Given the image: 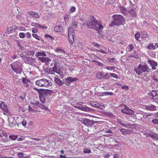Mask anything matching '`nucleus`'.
<instances>
[{
    "label": "nucleus",
    "mask_w": 158,
    "mask_h": 158,
    "mask_svg": "<svg viewBox=\"0 0 158 158\" xmlns=\"http://www.w3.org/2000/svg\"><path fill=\"white\" fill-rule=\"evenodd\" d=\"M151 138H153L154 140H158V135L154 133L149 134L148 135Z\"/></svg>",
    "instance_id": "24"
},
{
    "label": "nucleus",
    "mask_w": 158,
    "mask_h": 158,
    "mask_svg": "<svg viewBox=\"0 0 158 158\" xmlns=\"http://www.w3.org/2000/svg\"><path fill=\"white\" fill-rule=\"evenodd\" d=\"M35 56L37 57L40 56H46V55L44 52H38L36 53Z\"/></svg>",
    "instance_id": "30"
},
{
    "label": "nucleus",
    "mask_w": 158,
    "mask_h": 158,
    "mask_svg": "<svg viewBox=\"0 0 158 158\" xmlns=\"http://www.w3.org/2000/svg\"><path fill=\"white\" fill-rule=\"evenodd\" d=\"M91 44L93 46L98 48H100L101 46V44H98L94 42L92 43Z\"/></svg>",
    "instance_id": "34"
},
{
    "label": "nucleus",
    "mask_w": 158,
    "mask_h": 158,
    "mask_svg": "<svg viewBox=\"0 0 158 158\" xmlns=\"http://www.w3.org/2000/svg\"><path fill=\"white\" fill-rule=\"evenodd\" d=\"M26 63L31 65L34 64L35 62V59L28 57L26 58L25 60Z\"/></svg>",
    "instance_id": "12"
},
{
    "label": "nucleus",
    "mask_w": 158,
    "mask_h": 158,
    "mask_svg": "<svg viewBox=\"0 0 158 158\" xmlns=\"http://www.w3.org/2000/svg\"><path fill=\"white\" fill-rule=\"evenodd\" d=\"M147 110L151 111L155 110L156 109V107L154 105H151L146 107Z\"/></svg>",
    "instance_id": "23"
},
{
    "label": "nucleus",
    "mask_w": 158,
    "mask_h": 158,
    "mask_svg": "<svg viewBox=\"0 0 158 158\" xmlns=\"http://www.w3.org/2000/svg\"><path fill=\"white\" fill-rule=\"evenodd\" d=\"M119 123L121 126L125 127H127V126L128 125V123L125 121H120Z\"/></svg>",
    "instance_id": "29"
},
{
    "label": "nucleus",
    "mask_w": 158,
    "mask_h": 158,
    "mask_svg": "<svg viewBox=\"0 0 158 158\" xmlns=\"http://www.w3.org/2000/svg\"><path fill=\"white\" fill-rule=\"evenodd\" d=\"M150 94L152 97V99H154V98H153L156 96L157 95V93L155 91L152 90Z\"/></svg>",
    "instance_id": "35"
},
{
    "label": "nucleus",
    "mask_w": 158,
    "mask_h": 158,
    "mask_svg": "<svg viewBox=\"0 0 158 158\" xmlns=\"http://www.w3.org/2000/svg\"><path fill=\"white\" fill-rule=\"evenodd\" d=\"M133 48V47L132 45L129 44L127 47L126 50L127 51L130 52L132 51Z\"/></svg>",
    "instance_id": "31"
},
{
    "label": "nucleus",
    "mask_w": 158,
    "mask_h": 158,
    "mask_svg": "<svg viewBox=\"0 0 158 158\" xmlns=\"http://www.w3.org/2000/svg\"><path fill=\"white\" fill-rule=\"evenodd\" d=\"M69 34H74V30L72 27H69L68 29Z\"/></svg>",
    "instance_id": "36"
},
{
    "label": "nucleus",
    "mask_w": 158,
    "mask_h": 158,
    "mask_svg": "<svg viewBox=\"0 0 158 158\" xmlns=\"http://www.w3.org/2000/svg\"><path fill=\"white\" fill-rule=\"evenodd\" d=\"M114 68V67H113V66H110V67L107 66L106 67V69H107L108 70H113Z\"/></svg>",
    "instance_id": "54"
},
{
    "label": "nucleus",
    "mask_w": 158,
    "mask_h": 158,
    "mask_svg": "<svg viewBox=\"0 0 158 158\" xmlns=\"http://www.w3.org/2000/svg\"><path fill=\"white\" fill-rule=\"evenodd\" d=\"M54 30L56 32H60L63 30V27L59 25L54 28Z\"/></svg>",
    "instance_id": "25"
},
{
    "label": "nucleus",
    "mask_w": 158,
    "mask_h": 158,
    "mask_svg": "<svg viewBox=\"0 0 158 158\" xmlns=\"http://www.w3.org/2000/svg\"><path fill=\"white\" fill-rule=\"evenodd\" d=\"M32 32L33 33H37L38 32V30L37 28H33Z\"/></svg>",
    "instance_id": "57"
},
{
    "label": "nucleus",
    "mask_w": 158,
    "mask_h": 158,
    "mask_svg": "<svg viewBox=\"0 0 158 158\" xmlns=\"http://www.w3.org/2000/svg\"><path fill=\"white\" fill-rule=\"evenodd\" d=\"M13 30L11 27H8L6 30V32L8 34H10L11 32V31Z\"/></svg>",
    "instance_id": "40"
},
{
    "label": "nucleus",
    "mask_w": 158,
    "mask_h": 158,
    "mask_svg": "<svg viewBox=\"0 0 158 158\" xmlns=\"http://www.w3.org/2000/svg\"><path fill=\"white\" fill-rule=\"evenodd\" d=\"M152 122L154 124L158 125V119H153L152 120Z\"/></svg>",
    "instance_id": "50"
},
{
    "label": "nucleus",
    "mask_w": 158,
    "mask_h": 158,
    "mask_svg": "<svg viewBox=\"0 0 158 158\" xmlns=\"http://www.w3.org/2000/svg\"><path fill=\"white\" fill-rule=\"evenodd\" d=\"M119 156L118 154H115L113 158H119Z\"/></svg>",
    "instance_id": "64"
},
{
    "label": "nucleus",
    "mask_w": 158,
    "mask_h": 158,
    "mask_svg": "<svg viewBox=\"0 0 158 158\" xmlns=\"http://www.w3.org/2000/svg\"><path fill=\"white\" fill-rule=\"evenodd\" d=\"M22 125L24 126H25L27 125V122L24 119H23L22 122H21Z\"/></svg>",
    "instance_id": "61"
},
{
    "label": "nucleus",
    "mask_w": 158,
    "mask_h": 158,
    "mask_svg": "<svg viewBox=\"0 0 158 158\" xmlns=\"http://www.w3.org/2000/svg\"><path fill=\"white\" fill-rule=\"evenodd\" d=\"M118 131L121 132L124 135L129 134L131 133L130 131L124 128L118 129Z\"/></svg>",
    "instance_id": "18"
},
{
    "label": "nucleus",
    "mask_w": 158,
    "mask_h": 158,
    "mask_svg": "<svg viewBox=\"0 0 158 158\" xmlns=\"http://www.w3.org/2000/svg\"><path fill=\"white\" fill-rule=\"evenodd\" d=\"M112 17L114 20V22L116 24V25H119L122 24V23L124 21L123 17L120 15H115Z\"/></svg>",
    "instance_id": "5"
},
{
    "label": "nucleus",
    "mask_w": 158,
    "mask_h": 158,
    "mask_svg": "<svg viewBox=\"0 0 158 158\" xmlns=\"http://www.w3.org/2000/svg\"><path fill=\"white\" fill-rule=\"evenodd\" d=\"M1 109L6 113H8L9 110L6 105L5 104L4 102H2L0 105Z\"/></svg>",
    "instance_id": "16"
},
{
    "label": "nucleus",
    "mask_w": 158,
    "mask_h": 158,
    "mask_svg": "<svg viewBox=\"0 0 158 158\" xmlns=\"http://www.w3.org/2000/svg\"><path fill=\"white\" fill-rule=\"evenodd\" d=\"M148 62L150 64V66L152 67V70H154L156 69V67L157 65L156 62L152 60H148Z\"/></svg>",
    "instance_id": "15"
},
{
    "label": "nucleus",
    "mask_w": 158,
    "mask_h": 158,
    "mask_svg": "<svg viewBox=\"0 0 158 158\" xmlns=\"http://www.w3.org/2000/svg\"><path fill=\"white\" fill-rule=\"evenodd\" d=\"M72 25L73 26H74L76 27H77V23L76 21H74L72 22Z\"/></svg>",
    "instance_id": "62"
},
{
    "label": "nucleus",
    "mask_w": 158,
    "mask_h": 158,
    "mask_svg": "<svg viewBox=\"0 0 158 158\" xmlns=\"http://www.w3.org/2000/svg\"><path fill=\"white\" fill-rule=\"evenodd\" d=\"M147 47L149 50H155L158 48V43H156L155 45H154L152 43H150Z\"/></svg>",
    "instance_id": "13"
},
{
    "label": "nucleus",
    "mask_w": 158,
    "mask_h": 158,
    "mask_svg": "<svg viewBox=\"0 0 158 158\" xmlns=\"http://www.w3.org/2000/svg\"><path fill=\"white\" fill-rule=\"evenodd\" d=\"M128 14H129L132 17H136L137 15L136 14V9H132L129 11H128Z\"/></svg>",
    "instance_id": "17"
},
{
    "label": "nucleus",
    "mask_w": 158,
    "mask_h": 158,
    "mask_svg": "<svg viewBox=\"0 0 158 158\" xmlns=\"http://www.w3.org/2000/svg\"><path fill=\"white\" fill-rule=\"evenodd\" d=\"M83 123L85 125L88 126L89 125V119H84L83 122Z\"/></svg>",
    "instance_id": "43"
},
{
    "label": "nucleus",
    "mask_w": 158,
    "mask_h": 158,
    "mask_svg": "<svg viewBox=\"0 0 158 158\" xmlns=\"http://www.w3.org/2000/svg\"><path fill=\"white\" fill-rule=\"evenodd\" d=\"M140 33L137 32L135 35V38L137 40H139V39L140 38Z\"/></svg>",
    "instance_id": "39"
},
{
    "label": "nucleus",
    "mask_w": 158,
    "mask_h": 158,
    "mask_svg": "<svg viewBox=\"0 0 158 158\" xmlns=\"http://www.w3.org/2000/svg\"><path fill=\"white\" fill-rule=\"evenodd\" d=\"M26 34L27 38H31V34L29 32H27Z\"/></svg>",
    "instance_id": "63"
},
{
    "label": "nucleus",
    "mask_w": 158,
    "mask_h": 158,
    "mask_svg": "<svg viewBox=\"0 0 158 158\" xmlns=\"http://www.w3.org/2000/svg\"><path fill=\"white\" fill-rule=\"evenodd\" d=\"M58 138L59 140H63L64 139V136L62 135H60L58 136Z\"/></svg>",
    "instance_id": "53"
},
{
    "label": "nucleus",
    "mask_w": 158,
    "mask_h": 158,
    "mask_svg": "<svg viewBox=\"0 0 158 158\" xmlns=\"http://www.w3.org/2000/svg\"><path fill=\"white\" fill-rule=\"evenodd\" d=\"M12 69L16 73H20L22 71V64L18 61L14 62L11 65Z\"/></svg>",
    "instance_id": "2"
},
{
    "label": "nucleus",
    "mask_w": 158,
    "mask_h": 158,
    "mask_svg": "<svg viewBox=\"0 0 158 158\" xmlns=\"http://www.w3.org/2000/svg\"><path fill=\"white\" fill-rule=\"evenodd\" d=\"M149 67L147 64L142 65L139 64L136 68H135V71L138 75H140L143 72H148Z\"/></svg>",
    "instance_id": "3"
},
{
    "label": "nucleus",
    "mask_w": 158,
    "mask_h": 158,
    "mask_svg": "<svg viewBox=\"0 0 158 158\" xmlns=\"http://www.w3.org/2000/svg\"><path fill=\"white\" fill-rule=\"evenodd\" d=\"M90 104L91 106L100 110H103L105 108L103 104L101 105L94 101L91 102H90Z\"/></svg>",
    "instance_id": "7"
},
{
    "label": "nucleus",
    "mask_w": 158,
    "mask_h": 158,
    "mask_svg": "<svg viewBox=\"0 0 158 158\" xmlns=\"http://www.w3.org/2000/svg\"><path fill=\"white\" fill-rule=\"evenodd\" d=\"M36 104L38 106H39L42 109L44 110H49V109H48V107L45 106L44 105V104L43 103H40L39 102H37Z\"/></svg>",
    "instance_id": "20"
},
{
    "label": "nucleus",
    "mask_w": 158,
    "mask_h": 158,
    "mask_svg": "<svg viewBox=\"0 0 158 158\" xmlns=\"http://www.w3.org/2000/svg\"><path fill=\"white\" fill-rule=\"evenodd\" d=\"M35 84L40 87H48L52 85V84L49 82L48 80L43 79L37 80L35 82Z\"/></svg>",
    "instance_id": "4"
},
{
    "label": "nucleus",
    "mask_w": 158,
    "mask_h": 158,
    "mask_svg": "<svg viewBox=\"0 0 158 158\" xmlns=\"http://www.w3.org/2000/svg\"><path fill=\"white\" fill-rule=\"evenodd\" d=\"M33 89L36 90L39 94V98L40 101L43 103H44L46 101L45 98L46 96H45L43 93H42L38 89L36 88H33Z\"/></svg>",
    "instance_id": "8"
},
{
    "label": "nucleus",
    "mask_w": 158,
    "mask_h": 158,
    "mask_svg": "<svg viewBox=\"0 0 158 158\" xmlns=\"http://www.w3.org/2000/svg\"><path fill=\"white\" fill-rule=\"evenodd\" d=\"M9 138L12 140H16L18 137V135H11L9 136Z\"/></svg>",
    "instance_id": "33"
},
{
    "label": "nucleus",
    "mask_w": 158,
    "mask_h": 158,
    "mask_svg": "<svg viewBox=\"0 0 158 158\" xmlns=\"http://www.w3.org/2000/svg\"><path fill=\"white\" fill-rule=\"evenodd\" d=\"M46 57H38V59L39 60L43 63L45 62V59H46Z\"/></svg>",
    "instance_id": "45"
},
{
    "label": "nucleus",
    "mask_w": 158,
    "mask_h": 158,
    "mask_svg": "<svg viewBox=\"0 0 158 158\" xmlns=\"http://www.w3.org/2000/svg\"><path fill=\"white\" fill-rule=\"evenodd\" d=\"M120 10L121 12L125 15H127L128 14V12L126 10V8L123 6H121Z\"/></svg>",
    "instance_id": "22"
},
{
    "label": "nucleus",
    "mask_w": 158,
    "mask_h": 158,
    "mask_svg": "<svg viewBox=\"0 0 158 158\" xmlns=\"http://www.w3.org/2000/svg\"><path fill=\"white\" fill-rule=\"evenodd\" d=\"M28 110L30 113H36L37 111V110L36 109H34L30 106H28Z\"/></svg>",
    "instance_id": "27"
},
{
    "label": "nucleus",
    "mask_w": 158,
    "mask_h": 158,
    "mask_svg": "<svg viewBox=\"0 0 158 158\" xmlns=\"http://www.w3.org/2000/svg\"><path fill=\"white\" fill-rule=\"evenodd\" d=\"M96 76L98 79L103 78V74L102 72H99L97 73Z\"/></svg>",
    "instance_id": "32"
},
{
    "label": "nucleus",
    "mask_w": 158,
    "mask_h": 158,
    "mask_svg": "<svg viewBox=\"0 0 158 158\" xmlns=\"http://www.w3.org/2000/svg\"><path fill=\"white\" fill-rule=\"evenodd\" d=\"M55 51L57 53L58 56L61 58L64 57L65 52L63 50L60 48H57L55 50Z\"/></svg>",
    "instance_id": "9"
},
{
    "label": "nucleus",
    "mask_w": 158,
    "mask_h": 158,
    "mask_svg": "<svg viewBox=\"0 0 158 158\" xmlns=\"http://www.w3.org/2000/svg\"><path fill=\"white\" fill-rule=\"evenodd\" d=\"M19 36L20 38H23L25 36V34L24 33L20 32L19 34Z\"/></svg>",
    "instance_id": "48"
},
{
    "label": "nucleus",
    "mask_w": 158,
    "mask_h": 158,
    "mask_svg": "<svg viewBox=\"0 0 158 158\" xmlns=\"http://www.w3.org/2000/svg\"><path fill=\"white\" fill-rule=\"evenodd\" d=\"M110 77V74L106 73L104 75H103V79H107L109 77Z\"/></svg>",
    "instance_id": "38"
},
{
    "label": "nucleus",
    "mask_w": 158,
    "mask_h": 158,
    "mask_svg": "<svg viewBox=\"0 0 158 158\" xmlns=\"http://www.w3.org/2000/svg\"><path fill=\"white\" fill-rule=\"evenodd\" d=\"M28 15L32 18L35 17L36 19H39L40 18L39 15L33 11H29L28 12Z\"/></svg>",
    "instance_id": "14"
},
{
    "label": "nucleus",
    "mask_w": 158,
    "mask_h": 158,
    "mask_svg": "<svg viewBox=\"0 0 158 158\" xmlns=\"http://www.w3.org/2000/svg\"><path fill=\"white\" fill-rule=\"evenodd\" d=\"M34 54V52L33 51H29L27 52V55L28 56H33Z\"/></svg>",
    "instance_id": "49"
},
{
    "label": "nucleus",
    "mask_w": 158,
    "mask_h": 158,
    "mask_svg": "<svg viewBox=\"0 0 158 158\" xmlns=\"http://www.w3.org/2000/svg\"><path fill=\"white\" fill-rule=\"evenodd\" d=\"M2 135L4 137H6L8 136L6 132L4 131H3L2 134Z\"/></svg>",
    "instance_id": "56"
},
{
    "label": "nucleus",
    "mask_w": 158,
    "mask_h": 158,
    "mask_svg": "<svg viewBox=\"0 0 158 158\" xmlns=\"http://www.w3.org/2000/svg\"><path fill=\"white\" fill-rule=\"evenodd\" d=\"M74 34H68V40L69 42L72 44L74 41Z\"/></svg>",
    "instance_id": "19"
},
{
    "label": "nucleus",
    "mask_w": 158,
    "mask_h": 158,
    "mask_svg": "<svg viewBox=\"0 0 158 158\" xmlns=\"http://www.w3.org/2000/svg\"><path fill=\"white\" fill-rule=\"evenodd\" d=\"M51 60L50 59L46 57V59H45V62L46 64H48L49 63L50 61H51Z\"/></svg>",
    "instance_id": "46"
},
{
    "label": "nucleus",
    "mask_w": 158,
    "mask_h": 158,
    "mask_svg": "<svg viewBox=\"0 0 158 158\" xmlns=\"http://www.w3.org/2000/svg\"><path fill=\"white\" fill-rule=\"evenodd\" d=\"M110 76L114 78H118V76L114 73H110Z\"/></svg>",
    "instance_id": "44"
},
{
    "label": "nucleus",
    "mask_w": 158,
    "mask_h": 158,
    "mask_svg": "<svg viewBox=\"0 0 158 158\" xmlns=\"http://www.w3.org/2000/svg\"><path fill=\"white\" fill-rule=\"evenodd\" d=\"M135 125L134 124H128V125L127 126V127H129L131 128H134L135 127Z\"/></svg>",
    "instance_id": "47"
},
{
    "label": "nucleus",
    "mask_w": 158,
    "mask_h": 158,
    "mask_svg": "<svg viewBox=\"0 0 158 158\" xmlns=\"http://www.w3.org/2000/svg\"><path fill=\"white\" fill-rule=\"evenodd\" d=\"M22 80V82L25 86L26 87H28L29 85L28 83L29 81V80L24 77L23 78Z\"/></svg>",
    "instance_id": "26"
},
{
    "label": "nucleus",
    "mask_w": 158,
    "mask_h": 158,
    "mask_svg": "<svg viewBox=\"0 0 158 158\" xmlns=\"http://www.w3.org/2000/svg\"><path fill=\"white\" fill-rule=\"evenodd\" d=\"M54 81L59 86L62 85L64 83L58 78H55Z\"/></svg>",
    "instance_id": "21"
},
{
    "label": "nucleus",
    "mask_w": 158,
    "mask_h": 158,
    "mask_svg": "<svg viewBox=\"0 0 158 158\" xmlns=\"http://www.w3.org/2000/svg\"><path fill=\"white\" fill-rule=\"evenodd\" d=\"M32 25L33 26L37 28L38 27H40L41 26V25H40V24L35 23H32Z\"/></svg>",
    "instance_id": "51"
},
{
    "label": "nucleus",
    "mask_w": 158,
    "mask_h": 158,
    "mask_svg": "<svg viewBox=\"0 0 158 158\" xmlns=\"http://www.w3.org/2000/svg\"><path fill=\"white\" fill-rule=\"evenodd\" d=\"M107 59H108V60L110 62L113 63H116V62H114V60H115V59L114 58H108Z\"/></svg>",
    "instance_id": "41"
},
{
    "label": "nucleus",
    "mask_w": 158,
    "mask_h": 158,
    "mask_svg": "<svg viewBox=\"0 0 158 158\" xmlns=\"http://www.w3.org/2000/svg\"><path fill=\"white\" fill-rule=\"evenodd\" d=\"M114 25H116V23L115 22H114V19L113 21L110 24L109 26L110 27H112Z\"/></svg>",
    "instance_id": "59"
},
{
    "label": "nucleus",
    "mask_w": 158,
    "mask_h": 158,
    "mask_svg": "<svg viewBox=\"0 0 158 158\" xmlns=\"http://www.w3.org/2000/svg\"><path fill=\"white\" fill-rule=\"evenodd\" d=\"M75 10V7L74 6H72L70 9V11L71 12H73Z\"/></svg>",
    "instance_id": "52"
},
{
    "label": "nucleus",
    "mask_w": 158,
    "mask_h": 158,
    "mask_svg": "<svg viewBox=\"0 0 158 158\" xmlns=\"http://www.w3.org/2000/svg\"><path fill=\"white\" fill-rule=\"evenodd\" d=\"M86 26L88 27H89V25L88 24L83 23L81 26V28H83V27H85Z\"/></svg>",
    "instance_id": "60"
},
{
    "label": "nucleus",
    "mask_w": 158,
    "mask_h": 158,
    "mask_svg": "<svg viewBox=\"0 0 158 158\" xmlns=\"http://www.w3.org/2000/svg\"><path fill=\"white\" fill-rule=\"evenodd\" d=\"M74 107L77 109L84 111H87L88 110L89 108L88 107H83L80 106H75Z\"/></svg>",
    "instance_id": "28"
},
{
    "label": "nucleus",
    "mask_w": 158,
    "mask_h": 158,
    "mask_svg": "<svg viewBox=\"0 0 158 158\" xmlns=\"http://www.w3.org/2000/svg\"><path fill=\"white\" fill-rule=\"evenodd\" d=\"M123 105L125 108L121 110L122 112L128 115H131L134 113V111L133 110L129 109L126 105Z\"/></svg>",
    "instance_id": "10"
},
{
    "label": "nucleus",
    "mask_w": 158,
    "mask_h": 158,
    "mask_svg": "<svg viewBox=\"0 0 158 158\" xmlns=\"http://www.w3.org/2000/svg\"><path fill=\"white\" fill-rule=\"evenodd\" d=\"M96 51L99 52L103 54H106V52L103 50L102 49L97 50H96Z\"/></svg>",
    "instance_id": "55"
},
{
    "label": "nucleus",
    "mask_w": 158,
    "mask_h": 158,
    "mask_svg": "<svg viewBox=\"0 0 158 158\" xmlns=\"http://www.w3.org/2000/svg\"><path fill=\"white\" fill-rule=\"evenodd\" d=\"M32 35L33 37L35 38L37 40H40V36L38 35L37 34H33Z\"/></svg>",
    "instance_id": "42"
},
{
    "label": "nucleus",
    "mask_w": 158,
    "mask_h": 158,
    "mask_svg": "<svg viewBox=\"0 0 158 158\" xmlns=\"http://www.w3.org/2000/svg\"><path fill=\"white\" fill-rule=\"evenodd\" d=\"M78 80V78L72 77H69L65 78L64 83L67 86H70L72 82Z\"/></svg>",
    "instance_id": "6"
},
{
    "label": "nucleus",
    "mask_w": 158,
    "mask_h": 158,
    "mask_svg": "<svg viewBox=\"0 0 158 158\" xmlns=\"http://www.w3.org/2000/svg\"><path fill=\"white\" fill-rule=\"evenodd\" d=\"M18 156L20 158H23V153H19L17 154Z\"/></svg>",
    "instance_id": "58"
},
{
    "label": "nucleus",
    "mask_w": 158,
    "mask_h": 158,
    "mask_svg": "<svg viewBox=\"0 0 158 158\" xmlns=\"http://www.w3.org/2000/svg\"><path fill=\"white\" fill-rule=\"evenodd\" d=\"M89 28L95 29L98 33L100 30L103 29V26L98 23L97 21L93 16H89Z\"/></svg>",
    "instance_id": "1"
},
{
    "label": "nucleus",
    "mask_w": 158,
    "mask_h": 158,
    "mask_svg": "<svg viewBox=\"0 0 158 158\" xmlns=\"http://www.w3.org/2000/svg\"><path fill=\"white\" fill-rule=\"evenodd\" d=\"M40 91L44 94L45 96H47L48 95H51L53 93V92L52 90H50L49 89L44 90L42 89H39Z\"/></svg>",
    "instance_id": "11"
},
{
    "label": "nucleus",
    "mask_w": 158,
    "mask_h": 158,
    "mask_svg": "<svg viewBox=\"0 0 158 158\" xmlns=\"http://www.w3.org/2000/svg\"><path fill=\"white\" fill-rule=\"evenodd\" d=\"M90 60V59H89ZM89 61H92L93 62H95L99 66H102L103 64V63L101 62H99L97 60H89Z\"/></svg>",
    "instance_id": "37"
}]
</instances>
